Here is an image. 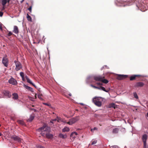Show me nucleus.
I'll return each instance as SVG.
<instances>
[{
    "mask_svg": "<svg viewBox=\"0 0 148 148\" xmlns=\"http://www.w3.org/2000/svg\"><path fill=\"white\" fill-rule=\"evenodd\" d=\"M79 116L73 117L69 119V121L67 123V124L69 125H72L75 123L79 120Z\"/></svg>",
    "mask_w": 148,
    "mask_h": 148,
    "instance_id": "nucleus-1",
    "label": "nucleus"
},
{
    "mask_svg": "<svg viewBox=\"0 0 148 148\" xmlns=\"http://www.w3.org/2000/svg\"><path fill=\"white\" fill-rule=\"evenodd\" d=\"M10 138L12 140L18 143L22 142L23 140L22 138L16 135L11 136Z\"/></svg>",
    "mask_w": 148,
    "mask_h": 148,
    "instance_id": "nucleus-2",
    "label": "nucleus"
},
{
    "mask_svg": "<svg viewBox=\"0 0 148 148\" xmlns=\"http://www.w3.org/2000/svg\"><path fill=\"white\" fill-rule=\"evenodd\" d=\"M14 62L15 64V70L16 71H18L22 68L21 64L19 62L15 60L14 61Z\"/></svg>",
    "mask_w": 148,
    "mask_h": 148,
    "instance_id": "nucleus-3",
    "label": "nucleus"
},
{
    "mask_svg": "<svg viewBox=\"0 0 148 148\" xmlns=\"http://www.w3.org/2000/svg\"><path fill=\"white\" fill-rule=\"evenodd\" d=\"M93 102L94 104L98 107H100L101 105V103L98 98H95L93 99Z\"/></svg>",
    "mask_w": 148,
    "mask_h": 148,
    "instance_id": "nucleus-4",
    "label": "nucleus"
},
{
    "mask_svg": "<svg viewBox=\"0 0 148 148\" xmlns=\"http://www.w3.org/2000/svg\"><path fill=\"white\" fill-rule=\"evenodd\" d=\"M41 130L46 132V133L49 132L51 131V128L47 126L46 124H44L41 128Z\"/></svg>",
    "mask_w": 148,
    "mask_h": 148,
    "instance_id": "nucleus-5",
    "label": "nucleus"
},
{
    "mask_svg": "<svg viewBox=\"0 0 148 148\" xmlns=\"http://www.w3.org/2000/svg\"><path fill=\"white\" fill-rule=\"evenodd\" d=\"M8 82L10 84L16 85L17 84V81L12 77L8 80Z\"/></svg>",
    "mask_w": 148,
    "mask_h": 148,
    "instance_id": "nucleus-6",
    "label": "nucleus"
},
{
    "mask_svg": "<svg viewBox=\"0 0 148 148\" xmlns=\"http://www.w3.org/2000/svg\"><path fill=\"white\" fill-rule=\"evenodd\" d=\"M8 60L7 58V57H5L3 58L2 60V63L6 67H8Z\"/></svg>",
    "mask_w": 148,
    "mask_h": 148,
    "instance_id": "nucleus-7",
    "label": "nucleus"
},
{
    "mask_svg": "<svg viewBox=\"0 0 148 148\" xmlns=\"http://www.w3.org/2000/svg\"><path fill=\"white\" fill-rule=\"evenodd\" d=\"M116 78L119 80H122L127 77V75H123L116 74Z\"/></svg>",
    "mask_w": 148,
    "mask_h": 148,
    "instance_id": "nucleus-8",
    "label": "nucleus"
},
{
    "mask_svg": "<svg viewBox=\"0 0 148 148\" xmlns=\"http://www.w3.org/2000/svg\"><path fill=\"white\" fill-rule=\"evenodd\" d=\"M104 77L101 76H95L94 77V79L96 81H101L103 78H104Z\"/></svg>",
    "mask_w": 148,
    "mask_h": 148,
    "instance_id": "nucleus-9",
    "label": "nucleus"
},
{
    "mask_svg": "<svg viewBox=\"0 0 148 148\" xmlns=\"http://www.w3.org/2000/svg\"><path fill=\"white\" fill-rule=\"evenodd\" d=\"M10 0H2L1 3L3 6V8H2V10H4L5 9V4L7 3H9Z\"/></svg>",
    "mask_w": 148,
    "mask_h": 148,
    "instance_id": "nucleus-10",
    "label": "nucleus"
},
{
    "mask_svg": "<svg viewBox=\"0 0 148 148\" xmlns=\"http://www.w3.org/2000/svg\"><path fill=\"white\" fill-rule=\"evenodd\" d=\"M3 93L5 96H7L8 97L10 98L11 97V93L8 90H5L3 91Z\"/></svg>",
    "mask_w": 148,
    "mask_h": 148,
    "instance_id": "nucleus-11",
    "label": "nucleus"
},
{
    "mask_svg": "<svg viewBox=\"0 0 148 148\" xmlns=\"http://www.w3.org/2000/svg\"><path fill=\"white\" fill-rule=\"evenodd\" d=\"M144 84L142 82L136 83L134 85L135 87H142L144 85Z\"/></svg>",
    "mask_w": 148,
    "mask_h": 148,
    "instance_id": "nucleus-12",
    "label": "nucleus"
},
{
    "mask_svg": "<svg viewBox=\"0 0 148 148\" xmlns=\"http://www.w3.org/2000/svg\"><path fill=\"white\" fill-rule=\"evenodd\" d=\"M38 97L41 100H43V95L40 93V91L39 90H38Z\"/></svg>",
    "mask_w": 148,
    "mask_h": 148,
    "instance_id": "nucleus-13",
    "label": "nucleus"
},
{
    "mask_svg": "<svg viewBox=\"0 0 148 148\" xmlns=\"http://www.w3.org/2000/svg\"><path fill=\"white\" fill-rule=\"evenodd\" d=\"M140 76L141 75H133L130 77V80L131 81H132L135 79L136 77H140Z\"/></svg>",
    "mask_w": 148,
    "mask_h": 148,
    "instance_id": "nucleus-14",
    "label": "nucleus"
},
{
    "mask_svg": "<svg viewBox=\"0 0 148 148\" xmlns=\"http://www.w3.org/2000/svg\"><path fill=\"white\" fill-rule=\"evenodd\" d=\"M13 32L16 34H18L19 32V29L18 27L16 26H14Z\"/></svg>",
    "mask_w": 148,
    "mask_h": 148,
    "instance_id": "nucleus-15",
    "label": "nucleus"
},
{
    "mask_svg": "<svg viewBox=\"0 0 148 148\" xmlns=\"http://www.w3.org/2000/svg\"><path fill=\"white\" fill-rule=\"evenodd\" d=\"M46 136L47 138L49 139H51L53 138V134L50 133L49 132L46 133Z\"/></svg>",
    "mask_w": 148,
    "mask_h": 148,
    "instance_id": "nucleus-16",
    "label": "nucleus"
},
{
    "mask_svg": "<svg viewBox=\"0 0 148 148\" xmlns=\"http://www.w3.org/2000/svg\"><path fill=\"white\" fill-rule=\"evenodd\" d=\"M147 137L148 136L146 134H143L142 136V138L143 142H146Z\"/></svg>",
    "mask_w": 148,
    "mask_h": 148,
    "instance_id": "nucleus-17",
    "label": "nucleus"
},
{
    "mask_svg": "<svg viewBox=\"0 0 148 148\" xmlns=\"http://www.w3.org/2000/svg\"><path fill=\"white\" fill-rule=\"evenodd\" d=\"M34 118V114H31L29 119L27 120V122H30L32 121Z\"/></svg>",
    "mask_w": 148,
    "mask_h": 148,
    "instance_id": "nucleus-18",
    "label": "nucleus"
},
{
    "mask_svg": "<svg viewBox=\"0 0 148 148\" xmlns=\"http://www.w3.org/2000/svg\"><path fill=\"white\" fill-rule=\"evenodd\" d=\"M25 78L27 81V82L29 83V84H32V85L33 86H34L36 88V87L33 84V83L31 81V80H30V79L28 78V77H27V76H26L25 77Z\"/></svg>",
    "mask_w": 148,
    "mask_h": 148,
    "instance_id": "nucleus-19",
    "label": "nucleus"
},
{
    "mask_svg": "<svg viewBox=\"0 0 148 148\" xmlns=\"http://www.w3.org/2000/svg\"><path fill=\"white\" fill-rule=\"evenodd\" d=\"M24 87L26 89H27L32 92H33V89L32 88L29 87L28 86H26L25 85H24Z\"/></svg>",
    "mask_w": 148,
    "mask_h": 148,
    "instance_id": "nucleus-20",
    "label": "nucleus"
},
{
    "mask_svg": "<svg viewBox=\"0 0 148 148\" xmlns=\"http://www.w3.org/2000/svg\"><path fill=\"white\" fill-rule=\"evenodd\" d=\"M13 98L15 99H17L18 97V94L16 93H14L12 94Z\"/></svg>",
    "mask_w": 148,
    "mask_h": 148,
    "instance_id": "nucleus-21",
    "label": "nucleus"
},
{
    "mask_svg": "<svg viewBox=\"0 0 148 148\" xmlns=\"http://www.w3.org/2000/svg\"><path fill=\"white\" fill-rule=\"evenodd\" d=\"M60 137L62 138H65L67 137V136L66 134L63 135L62 134H59V135Z\"/></svg>",
    "mask_w": 148,
    "mask_h": 148,
    "instance_id": "nucleus-22",
    "label": "nucleus"
},
{
    "mask_svg": "<svg viewBox=\"0 0 148 148\" xmlns=\"http://www.w3.org/2000/svg\"><path fill=\"white\" fill-rule=\"evenodd\" d=\"M119 131V129L118 128H115L113 129L112 131V133L113 134H117Z\"/></svg>",
    "mask_w": 148,
    "mask_h": 148,
    "instance_id": "nucleus-23",
    "label": "nucleus"
},
{
    "mask_svg": "<svg viewBox=\"0 0 148 148\" xmlns=\"http://www.w3.org/2000/svg\"><path fill=\"white\" fill-rule=\"evenodd\" d=\"M70 130V129L69 127H65L62 129L63 132H68Z\"/></svg>",
    "mask_w": 148,
    "mask_h": 148,
    "instance_id": "nucleus-24",
    "label": "nucleus"
},
{
    "mask_svg": "<svg viewBox=\"0 0 148 148\" xmlns=\"http://www.w3.org/2000/svg\"><path fill=\"white\" fill-rule=\"evenodd\" d=\"M17 122L21 125H24L25 123H24V121L22 120H18L17 121Z\"/></svg>",
    "mask_w": 148,
    "mask_h": 148,
    "instance_id": "nucleus-25",
    "label": "nucleus"
},
{
    "mask_svg": "<svg viewBox=\"0 0 148 148\" xmlns=\"http://www.w3.org/2000/svg\"><path fill=\"white\" fill-rule=\"evenodd\" d=\"M101 81L105 84H107L108 82V81L106 79H104V78H103L101 80Z\"/></svg>",
    "mask_w": 148,
    "mask_h": 148,
    "instance_id": "nucleus-26",
    "label": "nucleus"
},
{
    "mask_svg": "<svg viewBox=\"0 0 148 148\" xmlns=\"http://www.w3.org/2000/svg\"><path fill=\"white\" fill-rule=\"evenodd\" d=\"M27 18L28 21H31L32 18H31V16L29 15L28 14H27Z\"/></svg>",
    "mask_w": 148,
    "mask_h": 148,
    "instance_id": "nucleus-27",
    "label": "nucleus"
},
{
    "mask_svg": "<svg viewBox=\"0 0 148 148\" xmlns=\"http://www.w3.org/2000/svg\"><path fill=\"white\" fill-rule=\"evenodd\" d=\"M40 58L41 59H42L43 60L45 59L46 57L43 56V53H42L41 55H40Z\"/></svg>",
    "mask_w": 148,
    "mask_h": 148,
    "instance_id": "nucleus-28",
    "label": "nucleus"
},
{
    "mask_svg": "<svg viewBox=\"0 0 148 148\" xmlns=\"http://www.w3.org/2000/svg\"><path fill=\"white\" fill-rule=\"evenodd\" d=\"M101 90H102L106 92H108V91H109V90H106L105 88L103 87H102V86H101Z\"/></svg>",
    "mask_w": 148,
    "mask_h": 148,
    "instance_id": "nucleus-29",
    "label": "nucleus"
},
{
    "mask_svg": "<svg viewBox=\"0 0 148 148\" xmlns=\"http://www.w3.org/2000/svg\"><path fill=\"white\" fill-rule=\"evenodd\" d=\"M57 121L58 122H59L60 121H62L61 118L57 116Z\"/></svg>",
    "mask_w": 148,
    "mask_h": 148,
    "instance_id": "nucleus-30",
    "label": "nucleus"
},
{
    "mask_svg": "<svg viewBox=\"0 0 148 148\" xmlns=\"http://www.w3.org/2000/svg\"><path fill=\"white\" fill-rule=\"evenodd\" d=\"M74 134H75V135H77L78 134L76 132H73L71 134L70 137H72Z\"/></svg>",
    "mask_w": 148,
    "mask_h": 148,
    "instance_id": "nucleus-31",
    "label": "nucleus"
},
{
    "mask_svg": "<svg viewBox=\"0 0 148 148\" xmlns=\"http://www.w3.org/2000/svg\"><path fill=\"white\" fill-rule=\"evenodd\" d=\"M143 148H148L147 146L146 142H143Z\"/></svg>",
    "mask_w": 148,
    "mask_h": 148,
    "instance_id": "nucleus-32",
    "label": "nucleus"
},
{
    "mask_svg": "<svg viewBox=\"0 0 148 148\" xmlns=\"http://www.w3.org/2000/svg\"><path fill=\"white\" fill-rule=\"evenodd\" d=\"M134 97L135 98H136L137 99L138 98V97L137 95V94L135 92L134 93Z\"/></svg>",
    "mask_w": 148,
    "mask_h": 148,
    "instance_id": "nucleus-33",
    "label": "nucleus"
},
{
    "mask_svg": "<svg viewBox=\"0 0 148 148\" xmlns=\"http://www.w3.org/2000/svg\"><path fill=\"white\" fill-rule=\"evenodd\" d=\"M110 107L115 108H116V105L114 103H113L110 104Z\"/></svg>",
    "mask_w": 148,
    "mask_h": 148,
    "instance_id": "nucleus-34",
    "label": "nucleus"
},
{
    "mask_svg": "<svg viewBox=\"0 0 148 148\" xmlns=\"http://www.w3.org/2000/svg\"><path fill=\"white\" fill-rule=\"evenodd\" d=\"M20 75L22 77V78H23V77L24 76V73L22 72H21L20 73Z\"/></svg>",
    "mask_w": 148,
    "mask_h": 148,
    "instance_id": "nucleus-35",
    "label": "nucleus"
},
{
    "mask_svg": "<svg viewBox=\"0 0 148 148\" xmlns=\"http://www.w3.org/2000/svg\"><path fill=\"white\" fill-rule=\"evenodd\" d=\"M127 1V0H121L120 2L121 3H123L124 2Z\"/></svg>",
    "mask_w": 148,
    "mask_h": 148,
    "instance_id": "nucleus-36",
    "label": "nucleus"
},
{
    "mask_svg": "<svg viewBox=\"0 0 148 148\" xmlns=\"http://www.w3.org/2000/svg\"><path fill=\"white\" fill-rule=\"evenodd\" d=\"M97 142V140H94L92 141L91 143L92 145H94L95 144H96Z\"/></svg>",
    "mask_w": 148,
    "mask_h": 148,
    "instance_id": "nucleus-37",
    "label": "nucleus"
},
{
    "mask_svg": "<svg viewBox=\"0 0 148 148\" xmlns=\"http://www.w3.org/2000/svg\"><path fill=\"white\" fill-rule=\"evenodd\" d=\"M12 34V33L10 32H9L8 34V36H10Z\"/></svg>",
    "mask_w": 148,
    "mask_h": 148,
    "instance_id": "nucleus-38",
    "label": "nucleus"
},
{
    "mask_svg": "<svg viewBox=\"0 0 148 148\" xmlns=\"http://www.w3.org/2000/svg\"><path fill=\"white\" fill-rule=\"evenodd\" d=\"M43 104L48 106H51L50 104H48L46 103H43Z\"/></svg>",
    "mask_w": 148,
    "mask_h": 148,
    "instance_id": "nucleus-39",
    "label": "nucleus"
},
{
    "mask_svg": "<svg viewBox=\"0 0 148 148\" xmlns=\"http://www.w3.org/2000/svg\"><path fill=\"white\" fill-rule=\"evenodd\" d=\"M32 6H30L29 7V8H28V10L30 11V12H31L32 11Z\"/></svg>",
    "mask_w": 148,
    "mask_h": 148,
    "instance_id": "nucleus-40",
    "label": "nucleus"
},
{
    "mask_svg": "<svg viewBox=\"0 0 148 148\" xmlns=\"http://www.w3.org/2000/svg\"><path fill=\"white\" fill-rule=\"evenodd\" d=\"M90 86H91L92 87L95 88V89H97V86H95L92 84H91L90 85Z\"/></svg>",
    "mask_w": 148,
    "mask_h": 148,
    "instance_id": "nucleus-41",
    "label": "nucleus"
},
{
    "mask_svg": "<svg viewBox=\"0 0 148 148\" xmlns=\"http://www.w3.org/2000/svg\"><path fill=\"white\" fill-rule=\"evenodd\" d=\"M3 13L1 12L0 11V16L1 17L3 16Z\"/></svg>",
    "mask_w": 148,
    "mask_h": 148,
    "instance_id": "nucleus-42",
    "label": "nucleus"
},
{
    "mask_svg": "<svg viewBox=\"0 0 148 148\" xmlns=\"http://www.w3.org/2000/svg\"><path fill=\"white\" fill-rule=\"evenodd\" d=\"M0 29L1 30H2V24H0Z\"/></svg>",
    "mask_w": 148,
    "mask_h": 148,
    "instance_id": "nucleus-43",
    "label": "nucleus"
},
{
    "mask_svg": "<svg viewBox=\"0 0 148 148\" xmlns=\"http://www.w3.org/2000/svg\"><path fill=\"white\" fill-rule=\"evenodd\" d=\"M101 86H100V87H97V89L101 90Z\"/></svg>",
    "mask_w": 148,
    "mask_h": 148,
    "instance_id": "nucleus-44",
    "label": "nucleus"
},
{
    "mask_svg": "<svg viewBox=\"0 0 148 148\" xmlns=\"http://www.w3.org/2000/svg\"><path fill=\"white\" fill-rule=\"evenodd\" d=\"M38 148H45L44 147H43V146H38Z\"/></svg>",
    "mask_w": 148,
    "mask_h": 148,
    "instance_id": "nucleus-45",
    "label": "nucleus"
},
{
    "mask_svg": "<svg viewBox=\"0 0 148 148\" xmlns=\"http://www.w3.org/2000/svg\"><path fill=\"white\" fill-rule=\"evenodd\" d=\"M50 125H51L52 124H53V121L51 120L49 122Z\"/></svg>",
    "mask_w": 148,
    "mask_h": 148,
    "instance_id": "nucleus-46",
    "label": "nucleus"
},
{
    "mask_svg": "<svg viewBox=\"0 0 148 148\" xmlns=\"http://www.w3.org/2000/svg\"><path fill=\"white\" fill-rule=\"evenodd\" d=\"M112 147L114 148H118V146H114Z\"/></svg>",
    "mask_w": 148,
    "mask_h": 148,
    "instance_id": "nucleus-47",
    "label": "nucleus"
},
{
    "mask_svg": "<svg viewBox=\"0 0 148 148\" xmlns=\"http://www.w3.org/2000/svg\"><path fill=\"white\" fill-rule=\"evenodd\" d=\"M52 120L53 121H57V119H52V120Z\"/></svg>",
    "mask_w": 148,
    "mask_h": 148,
    "instance_id": "nucleus-48",
    "label": "nucleus"
},
{
    "mask_svg": "<svg viewBox=\"0 0 148 148\" xmlns=\"http://www.w3.org/2000/svg\"><path fill=\"white\" fill-rule=\"evenodd\" d=\"M31 110H34V112H35L36 111V110L34 108L31 109Z\"/></svg>",
    "mask_w": 148,
    "mask_h": 148,
    "instance_id": "nucleus-49",
    "label": "nucleus"
},
{
    "mask_svg": "<svg viewBox=\"0 0 148 148\" xmlns=\"http://www.w3.org/2000/svg\"><path fill=\"white\" fill-rule=\"evenodd\" d=\"M96 84H97V85H99L100 84V82H97L96 83Z\"/></svg>",
    "mask_w": 148,
    "mask_h": 148,
    "instance_id": "nucleus-50",
    "label": "nucleus"
},
{
    "mask_svg": "<svg viewBox=\"0 0 148 148\" xmlns=\"http://www.w3.org/2000/svg\"><path fill=\"white\" fill-rule=\"evenodd\" d=\"M97 127H95L94 128H93V130H97Z\"/></svg>",
    "mask_w": 148,
    "mask_h": 148,
    "instance_id": "nucleus-51",
    "label": "nucleus"
},
{
    "mask_svg": "<svg viewBox=\"0 0 148 148\" xmlns=\"http://www.w3.org/2000/svg\"><path fill=\"white\" fill-rule=\"evenodd\" d=\"M61 121L64 123H66V121H63L62 120Z\"/></svg>",
    "mask_w": 148,
    "mask_h": 148,
    "instance_id": "nucleus-52",
    "label": "nucleus"
},
{
    "mask_svg": "<svg viewBox=\"0 0 148 148\" xmlns=\"http://www.w3.org/2000/svg\"><path fill=\"white\" fill-rule=\"evenodd\" d=\"M90 130L91 132H93L94 131V130H93V129L92 128Z\"/></svg>",
    "mask_w": 148,
    "mask_h": 148,
    "instance_id": "nucleus-53",
    "label": "nucleus"
},
{
    "mask_svg": "<svg viewBox=\"0 0 148 148\" xmlns=\"http://www.w3.org/2000/svg\"><path fill=\"white\" fill-rule=\"evenodd\" d=\"M147 116L148 117V112L147 113Z\"/></svg>",
    "mask_w": 148,
    "mask_h": 148,
    "instance_id": "nucleus-54",
    "label": "nucleus"
},
{
    "mask_svg": "<svg viewBox=\"0 0 148 148\" xmlns=\"http://www.w3.org/2000/svg\"><path fill=\"white\" fill-rule=\"evenodd\" d=\"M102 85V84L101 83H100V85Z\"/></svg>",
    "mask_w": 148,
    "mask_h": 148,
    "instance_id": "nucleus-55",
    "label": "nucleus"
},
{
    "mask_svg": "<svg viewBox=\"0 0 148 148\" xmlns=\"http://www.w3.org/2000/svg\"><path fill=\"white\" fill-rule=\"evenodd\" d=\"M2 135L1 134L0 132V136H1Z\"/></svg>",
    "mask_w": 148,
    "mask_h": 148,
    "instance_id": "nucleus-56",
    "label": "nucleus"
},
{
    "mask_svg": "<svg viewBox=\"0 0 148 148\" xmlns=\"http://www.w3.org/2000/svg\"><path fill=\"white\" fill-rule=\"evenodd\" d=\"M36 95H35V97L36 98Z\"/></svg>",
    "mask_w": 148,
    "mask_h": 148,
    "instance_id": "nucleus-57",
    "label": "nucleus"
},
{
    "mask_svg": "<svg viewBox=\"0 0 148 148\" xmlns=\"http://www.w3.org/2000/svg\"><path fill=\"white\" fill-rule=\"evenodd\" d=\"M32 106V107H34V106Z\"/></svg>",
    "mask_w": 148,
    "mask_h": 148,
    "instance_id": "nucleus-58",
    "label": "nucleus"
},
{
    "mask_svg": "<svg viewBox=\"0 0 148 148\" xmlns=\"http://www.w3.org/2000/svg\"><path fill=\"white\" fill-rule=\"evenodd\" d=\"M1 126V124H0V127Z\"/></svg>",
    "mask_w": 148,
    "mask_h": 148,
    "instance_id": "nucleus-59",
    "label": "nucleus"
}]
</instances>
